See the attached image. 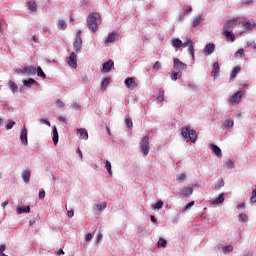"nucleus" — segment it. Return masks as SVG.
<instances>
[{
    "instance_id": "f257e3e1",
    "label": "nucleus",
    "mask_w": 256,
    "mask_h": 256,
    "mask_svg": "<svg viewBox=\"0 0 256 256\" xmlns=\"http://www.w3.org/2000/svg\"><path fill=\"white\" fill-rule=\"evenodd\" d=\"M101 19V14L95 12V13H90L87 18V25L93 33H96L97 29H99V24L97 21Z\"/></svg>"
},
{
    "instance_id": "f03ea898",
    "label": "nucleus",
    "mask_w": 256,
    "mask_h": 256,
    "mask_svg": "<svg viewBox=\"0 0 256 256\" xmlns=\"http://www.w3.org/2000/svg\"><path fill=\"white\" fill-rule=\"evenodd\" d=\"M181 135L185 141H190L191 143L197 141V131L191 130L188 127L181 128Z\"/></svg>"
},
{
    "instance_id": "7ed1b4c3",
    "label": "nucleus",
    "mask_w": 256,
    "mask_h": 256,
    "mask_svg": "<svg viewBox=\"0 0 256 256\" xmlns=\"http://www.w3.org/2000/svg\"><path fill=\"white\" fill-rule=\"evenodd\" d=\"M73 49L76 53H81V49H83V39L81 38V30H79L76 34L75 41L73 43Z\"/></svg>"
},
{
    "instance_id": "20e7f679",
    "label": "nucleus",
    "mask_w": 256,
    "mask_h": 256,
    "mask_svg": "<svg viewBox=\"0 0 256 256\" xmlns=\"http://www.w3.org/2000/svg\"><path fill=\"white\" fill-rule=\"evenodd\" d=\"M235 25H241V18H234V19L228 20L223 26V32L231 31V29H233Z\"/></svg>"
},
{
    "instance_id": "39448f33",
    "label": "nucleus",
    "mask_w": 256,
    "mask_h": 256,
    "mask_svg": "<svg viewBox=\"0 0 256 256\" xmlns=\"http://www.w3.org/2000/svg\"><path fill=\"white\" fill-rule=\"evenodd\" d=\"M142 153L147 157L149 155V136H144L140 143Z\"/></svg>"
},
{
    "instance_id": "423d86ee",
    "label": "nucleus",
    "mask_w": 256,
    "mask_h": 256,
    "mask_svg": "<svg viewBox=\"0 0 256 256\" xmlns=\"http://www.w3.org/2000/svg\"><path fill=\"white\" fill-rule=\"evenodd\" d=\"M243 95H245V92H243V90H240L238 92H235L229 99L228 102L229 103H241V99L243 98Z\"/></svg>"
},
{
    "instance_id": "0eeeda50",
    "label": "nucleus",
    "mask_w": 256,
    "mask_h": 256,
    "mask_svg": "<svg viewBox=\"0 0 256 256\" xmlns=\"http://www.w3.org/2000/svg\"><path fill=\"white\" fill-rule=\"evenodd\" d=\"M174 69L176 71H186L187 70V64L181 62L179 58H174Z\"/></svg>"
},
{
    "instance_id": "6e6552de",
    "label": "nucleus",
    "mask_w": 256,
    "mask_h": 256,
    "mask_svg": "<svg viewBox=\"0 0 256 256\" xmlns=\"http://www.w3.org/2000/svg\"><path fill=\"white\" fill-rule=\"evenodd\" d=\"M203 53L205 57H209L210 55H213V53H215V44L213 42H210L209 44H207L203 49Z\"/></svg>"
},
{
    "instance_id": "1a4fd4ad",
    "label": "nucleus",
    "mask_w": 256,
    "mask_h": 256,
    "mask_svg": "<svg viewBox=\"0 0 256 256\" xmlns=\"http://www.w3.org/2000/svg\"><path fill=\"white\" fill-rule=\"evenodd\" d=\"M67 63L72 69H77V54L75 52L70 54Z\"/></svg>"
},
{
    "instance_id": "9d476101",
    "label": "nucleus",
    "mask_w": 256,
    "mask_h": 256,
    "mask_svg": "<svg viewBox=\"0 0 256 256\" xmlns=\"http://www.w3.org/2000/svg\"><path fill=\"white\" fill-rule=\"evenodd\" d=\"M28 135V130L27 127H23L21 133H20V141L22 143V145H24L25 147H27V145H29V140L27 138Z\"/></svg>"
},
{
    "instance_id": "9b49d317",
    "label": "nucleus",
    "mask_w": 256,
    "mask_h": 256,
    "mask_svg": "<svg viewBox=\"0 0 256 256\" xmlns=\"http://www.w3.org/2000/svg\"><path fill=\"white\" fill-rule=\"evenodd\" d=\"M77 135L79 139H83V141H87V139H89V132H87V129L85 128L77 129Z\"/></svg>"
},
{
    "instance_id": "f8f14e48",
    "label": "nucleus",
    "mask_w": 256,
    "mask_h": 256,
    "mask_svg": "<svg viewBox=\"0 0 256 256\" xmlns=\"http://www.w3.org/2000/svg\"><path fill=\"white\" fill-rule=\"evenodd\" d=\"M210 149L212 150V153L215 155V157H218V159H221L223 157V152L221 151V148L215 144H211Z\"/></svg>"
},
{
    "instance_id": "ddd939ff",
    "label": "nucleus",
    "mask_w": 256,
    "mask_h": 256,
    "mask_svg": "<svg viewBox=\"0 0 256 256\" xmlns=\"http://www.w3.org/2000/svg\"><path fill=\"white\" fill-rule=\"evenodd\" d=\"M124 84L127 89H135L137 87V83L135 82V78L128 77L124 80Z\"/></svg>"
},
{
    "instance_id": "4468645a",
    "label": "nucleus",
    "mask_w": 256,
    "mask_h": 256,
    "mask_svg": "<svg viewBox=\"0 0 256 256\" xmlns=\"http://www.w3.org/2000/svg\"><path fill=\"white\" fill-rule=\"evenodd\" d=\"M119 37V34L117 32L110 33L107 38L104 40V43H115Z\"/></svg>"
},
{
    "instance_id": "2eb2a0df",
    "label": "nucleus",
    "mask_w": 256,
    "mask_h": 256,
    "mask_svg": "<svg viewBox=\"0 0 256 256\" xmlns=\"http://www.w3.org/2000/svg\"><path fill=\"white\" fill-rule=\"evenodd\" d=\"M114 65H115V62H113V60H108L107 62H105L102 65V69H103L104 73H109V71H111V69H113Z\"/></svg>"
},
{
    "instance_id": "dca6fc26",
    "label": "nucleus",
    "mask_w": 256,
    "mask_h": 256,
    "mask_svg": "<svg viewBox=\"0 0 256 256\" xmlns=\"http://www.w3.org/2000/svg\"><path fill=\"white\" fill-rule=\"evenodd\" d=\"M241 23L243 25V27H245V31H253V29H256V23H251V21H242L241 20Z\"/></svg>"
},
{
    "instance_id": "f3484780",
    "label": "nucleus",
    "mask_w": 256,
    "mask_h": 256,
    "mask_svg": "<svg viewBox=\"0 0 256 256\" xmlns=\"http://www.w3.org/2000/svg\"><path fill=\"white\" fill-rule=\"evenodd\" d=\"M17 215H22V213H31V206H19L16 209Z\"/></svg>"
},
{
    "instance_id": "a211bd4d",
    "label": "nucleus",
    "mask_w": 256,
    "mask_h": 256,
    "mask_svg": "<svg viewBox=\"0 0 256 256\" xmlns=\"http://www.w3.org/2000/svg\"><path fill=\"white\" fill-rule=\"evenodd\" d=\"M24 71H26L28 77H32L37 74V69L34 66H26L24 67Z\"/></svg>"
},
{
    "instance_id": "6ab92c4d",
    "label": "nucleus",
    "mask_w": 256,
    "mask_h": 256,
    "mask_svg": "<svg viewBox=\"0 0 256 256\" xmlns=\"http://www.w3.org/2000/svg\"><path fill=\"white\" fill-rule=\"evenodd\" d=\"M225 202V193H220L217 198H215L212 202V205H221V203Z\"/></svg>"
},
{
    "instance_id": "aec40b11",
    "label": "nucleus",
    "mask_w": 256,
    "mask_h": 256,
    "mask_svg": "<svg viewBox=\"0 0 256 256\" xmlns=\"http://www.w3.org/2000/svg\"><path fill=\"white\" fill-rule=\"evenodd\" d=\"M219 62H215L212 67L211 75L212 77H219Z\"/></svg>"
},
{
    "instance_id": "412c9836",
    "label": "nucleus",
    "mask_w": 256,
    "mask_h": 256,
    "mask_svg": "<svg viewBox=\"0 0 256 256\" xmlns=\"http://www.w3.org/2000/svg\"><path fill=\"white\" fill-rule=\"evenodd\" d=\"M22 179H23L24 183H29L31 181V171L24 170L22 172Z\"/></svg>"
},
{
    "instance_id": "4be33fe9",
    "label": "nucleus",
    "mask_w": 256,
    "mask_h": 256,
    "mask_svg": "<svg viewBox=\"0 0 256 256\" xmlns=\"http://www.w3.org/2000/svg\"><path fill=\"white\" fill-rule=\"evenodd\" d=\"M52 133H53L52 141L54 145H57V143H59V132L57 131V126L53 127Z\"/></svg>"
},
{
    "instance_id": "5701e85b",
    "label": "nucleus",
    "mask_w": 256,
    "mask_h": 256,
    "mask_svg": "<svg viewBox=\"0 0 256 256\" xmlns=\"http://www.w3.org/2000/svg\"><path fill=\"white\" fill-rule=\"evenodd\" d=\"M223 35L226 37L227 41L235 42V34H233L232 31H224Z\"/></svg>"
},
{
    "instance_id": "b1692460",
    "label": "nucleus",
    "mask_w": 256,
    "mask_h": 256,
    "mask_svg": "<svg viewBox=\"0 0 256 256\" xmlns=\"http://www.w3.org/2000/svg\"><path fill=\"white\" fill-rule=\"evenodd\" d=\"M203 19V14H199L198 16H196L193 20H192V25L191 27H193L195 29V27H197L201 21Z\"/></svg>"
},
{
    "instance_id": "393cba45",
    "label": "nucleus",
    "mask_w": 256,
    "mask_h": 256,
    "mask_svg": "<svg viewBox=\"0 0 256 256\" xmlns=\"http://www.w3.org/2000/svg\"><path fill=\"white\" fill-rule=\"evenodd\" d=\"M94 211H105L107 209V202H102L101 204H95L93 207Z\"/></svg>"
},
{
    "instance_id": "a878e982",
    "label": "nucleus",
    "mask_w": 256,
    "mask_h": 256,
    "mask_svg": "<svg viewBox=\"0 0 256 256\" xmlns=\"http://www.w3.org/2000/svg\"><path fill=\"white\" fill-rule=\"evenodd\" d=\"M24 87H32V85H37V81L33 78H29L27 80L22 81Z\"/></svg>"
},
{
    "instance_id": "bb28decb",
    "label": "nucleus",
    "mask_w": 256,
    "mask_h": 256,
    "mask_svg": "<svg viewBox=\"0 0 256 256\" xmlns=\"http://www.w3.org/2000/svg\"><path fill=\"white\" fill-rule=\"evenodd\" d=\"M172 46L176 49H181V47H183V41L179 38H175L172 40Z\"/></svg>"
},
{
    "instance_id": "cd10ccee",
    "label": "nucleus",
    "mask_w": 256,
    "mask_h": 256,
    "mask_svg": "<svg viewBox=\"0 0 256 256\" xmlns=\"http://www.w3.org/2000/svg\"><path fill=\"white\" fill-rule=\"evenodd\" d=\"M181 193L185 195V197H191V195H193V187H185Z\"/></svg>"
},
{
    "instance_id": "c85d7f7f",
    "label": "nucleus",
    "mask_w": 256,
    "mask_h": 256,
    "mask_svg": "<svg viewBox=\"0 0 256 256\" xmlns=\"http://www.w3.org/2000/svg\"><path fill=\"white\" fill-rule=\"evenodd\" d=\"M27 7L29 11H32V13H35V11H37V3H35V1L28 2Z\"/></svg>"
},
{
    "instance_id": "c756f323",
    "label": "nucleus",
    "mask_w": 256,
    "mask_h": 256,
    "mask_svg": "<svg viewBox=\"0 0 256 256\" xmlns=\"http://www.w3.org/2000/svg\"><path fill=\"white\" fill-rule=\"evenodd\" d=\"M233 125H235V121H233V119H228L223 122V127H225L226 129H231Z\"/></svg>"
},
{
    "instance_id": "7c9ffc66",
    "label": "nucleus",
    "mask_w": 256,
    "mask_h": 256,
    "mask_svg": "<svg viewBox=\"0 0 256 256\" xmlns=\"http://www.w3.org/2000/svg\"><path fill=\"white\" fill-rule=\"evenodd\" d=\"M239 71H241V67L235 66L230 74V79H235V77H237V74L239 73Z\"/></svg>"
},
{
    "instance_id": "2f4dec72",
    "label": "nucleus",
    "mask_w": 256,
    "mask_h": 256,
    "mask_svg": "<svg viewBox=\"0 0 256 256\" xmlns=\"http://www.w3.org/2000/svg\"><path fill=\"white\" fill-rule=\"evenodd\" d=\"M188 51L190 55H192V58L195 59V42H191L188 46Z\"/></svg>"
},
{
    "instance_id": "473e14b6",
    "label": "nucleus",
    "mask_w": 256,
    "mask_h": 256,
    "mask_svg": "<svg viewBox=\"0 0 256 256\" xmlns=\"http://www.w3.org/2000/svg\"><path fill=\"white\" fill-rule=\"evenodd\" d=\"M157 247H161L162 249H165L167 247V240L165 238H159Z\"/></svg>"
},
{
    "instance_id": "72a5a7b5",
    "label": "nucleus",
    "mask_w": 256,
    "mask_h": 256,
    "mask_svg": "<svg viewBox=\"0 0 256 256\" xmlns=\"http://www.w3.org/2000/svg\"><path fill=\"white\" fill-rule=\"evenodd\" d=\"M110 82H111V78H109V77H106L102 80L101 87H102L103 91H105V89H107V86L109 85Z\"/></svg>"
},
{
    "instance_id": "f704fd0d",
    "label": "nucleus",
    "mask_w": 256,
    "mask_h": 256,
    "mask_svg": "<svg viewBox=\"0 0 256 256\" xmlns=\"http://www.w3.org/2000/svg\"><path fill=\"white\" fill-rule=\"evenodd\" d=\"M238 220L240 221V223H247V221H249V217L247 216V214H239L238 216Z\"/></svg>"
},
{
    "instance_id": "c9c22d12",
    "label": "nucleus",
    "mask_w": 256,
    "mask_h": 256,
    "mask_svg": "<svg viewBox=\"0 0 256 256\" xmlns=\"http://www.w3.org/2000/svg\"><path fill=\"white\" fill-rule=\"evenodd\" d=\"M36 73L38 77H42V79H45V77H47V75L45 74V72H43V68H41V66H38L36 69Z\"/></svg>"
},
{
    "instance_id": "e433bc0d",
    "label": "nucleus",
    "mask_w": 256,
    "mask_h": 256,
    "mask_svg": "<svg viewBox=\"0 0 256 256\" xmlns=\"http://www.w3.org/2000/svg\"><path fill=\"white\" fill-rule=\"evenodd\" d=\"M221 187H225V181L223 180V178H220L218 183L215 184V190L219 191Z\"/></svg>"
},
{
    "instance_id": "4c0bfd02",
    "label": "nucleus",
    "mask_w": 256,
    "mask_h": 256,
    "mask_svg": "<svg viewBox=\"0 0 256 256\" xmlns=\"http://www.w3.org/2000/svg\"><path fill=\"white\" fill-rule=\"evenodd\" d=\"M182 73L181 72H174L171 74L170 79L172 81H177V79H181Z\"/></svg>"
},
{
    "instance_id": "58836bf2",
    "label": "nucleus",
    "mask_w": 256,
    "mask_h": 256,
    "mask_svg": "<svg viewBox=\"0 0 256 256\" xmlns=\"http://www.w3.org/2000/svg\"><path fill=\"white\" fill-rule=\"evenodd\" d=\"M58 29H61V31H65V29H67V23H65V20L58 21Z\"/></svg>"
},
{
    "instance_id": "ea45409f",
    "label": "nucleus",
    "mask_w": 256,
    "mask_h": 256,
    "mask_svg": "<svg viewBox=\"0 0 256 256\" xmlns=\"http://www.w3.org/2000/svg\"><path fill=\"white\" fill-rule=\"evenodd\" d=\"M235 57H238L239 59L245 57V50L243 48L238 49V51L235 52Z\"/></svg>"
},
{
    "instance_id": "a19ab883",
    "label": "nucleus",
    "mask_w": 256,
    "mask_h": 256,
    "mask_svg": "<svg viewBox=\"0 0 256 256\" xmlns=\"http://www.w3.org/2000/svg\"><path fill=\"white\" fill-rule=\"evenodd\" d=\"M9 88L12 91V93H17V89H19L17 87V84H15V82H13V81L9 82Z\"/></svg>"
},
{
    "instance_id": "79ce46f5",
    "label": "nucleus",
    "mask_w": 256,
    "mask_h": 256,
    "mask_svg": "<svg viewBox=\"0 0 256 256\" xmlns=\"http://www.w3.org/2000/svg\"><path fill=\"white\" fill-rule=\"evenodd\" d=\"M165 99V93L163 91L159 92V95L156 97L157 103H163Z\"/></svg>"
},
{
    "instance_id": "37998d69",
    "label": "nucleus",
    "mask_w": 256,
    "mask_h": 256,
    "mask_svg": "<svg viewBox=\"0 0 256 256\" xmlns=\"http://www.w3.org/2000/svg\"><path fill=\"white\" fill-rule=\"evenodd\" d=\"M105 168L108 171L109 175H113V170H111V163L109 162V160L105 161Z\"/></svg>"
},
{
    "instance_id": "c03bdc74",
    "label": "nucleus",
    "mask_w": 256,
    "mask_h": 256,
    "mask_svg": "<svg viewBox=\"0 0 256 256\" xmlns=\"http://www.w3.org/2000/svg\"><path fill=\"white\" fill-rule=\"evenodd\" d=\"M222 249L224 254L231 253L233 251V247L231 245L224 246Z\"/></svg>"
},
{
    "instance_id": "a18cd8bd",
    "label": "nucleus",
    "mask_w": 256,
    "mask_h": 256,
    "mask_svg": "<svg viewBox=\"0 0 256 256\" xmlns=\"http://www.w3.org/2000/svg\"><path fill=\"white\" fill-rule=\"evenodd\" d=\"M125 124L128 127V129H133V120H131V118H126Z\"/></svg>"
},
{
    "instance_id": "49530a36",
    "label": "nucleus",
    "mask_w": 256,
    "mask_h": 256,
    "mask_svg": "<svg viewBox=\"0 0 256 256\" xmlns=\"http://www.w3.org/2000/svg\"><path fill=\"white\" fill-rule=\"evenodd\" d=\"M152 207L153 209H163V201H157Z\"/></svg>"
},
{
    "instance_id": "de8ad7c7",
    "label": "nucleus",
    "mask_w": 256,
    "mask_h": 256,
    "mask_svg": "<svg viewBox=\"0 0 256 256\" xmlns=\"http://www.w3.org/2000/svg\"><path fill=\"white\" fill-rule=\"evenodd\" d=\"M12 127H15V121L9 120V121L7 122V124H6V129H7V131H10V129H11Z\"/></svg>"
},
{
    "instance_id": "09e8293b",
    "label": "nucleus",
    "mask_w": 256,
    "mask_h": 256,
    "mask_svg": "<svg viewBox=\"0 0 256 256\" xmlns=\"http://www.w3.org/2000/svg\"><path fill=\"white\" fill-rule=\"evenodd\" d=\"M227 169H235V163L232 160L226 161Z\"/></svg>"
},
{
    "instance_id": "8fccbe9b",
    "label": "nucleus",
    "mask_w": 256,
    "mask_h": 256,
    "mask_svg": "<svg viewBox=\"0 0 256 256\" xmlns=\"http://www.w3.org/2000/svg\"><path fill=\"white\" fill-rule=\"evenodd\" d=\"M251 203H256V188L252 191V196L250 198Z\"/></svg>"
},
{
    "instance_id": "3c124183",
    "label": "nucleus",
    "mask_w": 256,
    "mask_h": 256,
    "mask_svg": "<svg viewBox=\"0 0 256 256\" xmlns=\"http://www.w3.org/2000/svg\"><path fill=\"white\" fill-rule=\"evenodd\" d=\"M191 43H193V41H191V39L188 38L184 42H182V47H189Z\"/></svg>"
},
{
    "instance_id": "603ef678",
    "label": "nucleus",
    "mask_w": 256,
    "mask_h": 256,
    "mask_svg": "<svg viewBox=\"0 0 256 256\" xmlns=\"http://www.w3.org/2000/svg\"><path fill=\"white\" fill-rule=\"evenodd\" d=\"M193 205H195V201L189 202V203L184 207V211H189V209H191V207H193Z\"/></svg>"
},
{
    "instance_id": "864d4df0",
    "label": "nucleus",
    "mask_w": 256,
    "mask_h": 256,
    "mask_svg": "<svg viewBox=\"0 0 256 256\" xmlns=\"http://www.w3.org/2000/svg\"><path fill=\"white\" fill-rule=\"evenodd\" d=\"M185 179H187V175H185V173H182L177 177V181H185Z\"/></svg>"
},
{
    "instance_id": "5fc2aeb1",
    "label": "nucleus",
    "mask_w": 256,
    "mask_h": 256,
    "mask_svg": "<svg viewBox=\"0 0 256 256\" xmlns=\"http://www.w3.org/2000/svg\"><path fill=\"white\" fill-rule=\"evenodd\" d=\"M40 123L43 125H47L48 127H51V122L47 119H40Z\"/></svg>"
},
{
    "instance_id": "6e6d98bb",
    "label": "nucleus",
    "mask_w": 256,
    "mask_h": 256,
    "mask_svg": "<svg viewBox=\"0 0 256 256\" xmlns=\"http://www.w3.org/2000/svg\"><path fill=\"white\" fill-rule=\"evenodd\" d=\"M15 73L17 75H23L24 73H26V71H25V68H23V69L18 68V69L15 70Z\"/></svg>"
},
{
    "instance_id": "4d7b16f0",
    "label": "nucleus",
    "mask_w": 256,
    "mask_h": 256,
    "mask_svg": "<svg viewBox=\"0 0 256 256\" xmlns=\"http://www.w3.org/2000/svg\"><path fill=\"white\" fill-rule=\"evenodd\" d=\"M153 69H156L157 71H159V69H161V62L159 61L155 62Z\"/></svg>"
},
{
    "instance_id": "13d9d810",
    "label": "nucleus",
    "mask_w": 256,
    "mask_h": 256,
    "mask_svg": "<svg viewBox=\"0 0 256 256\" xmlns=\"http://www.w3.org/2000/svg\"><path fill=\"white\" fill-rule=\"evenodd\" d=\"M91 239H93V234H91V233L86 234V236H85L86 243H88V241H91Z\"/></svg>"
},
{
    "instance_id": "bf43d9fd",
    "label": "nucleus",
    "mask_w": 256,
    "mask_h": 256,
    "mask_svg": "<svg viewBox=\"0 0 256 256\" xmlns=\"http://www.w3.org/2000/svg\"><path fill=\"white\" fill-rule=\"evenodd\" d=\"M183 11H184L185 13H191V12L193 11V9H191V7H189L188 5H186V6H184Z\"/></svg>"
},
{
    "instance_id": "052dcab7",
    "label": "nucleus",
    "mask_w": 256,
    "mask_h": 256,
    "mask_svg": "<svg viewBox=\"0 0 256 256\" xmlns=\"http://www.w3.org/2000/svg\"><path fill=\"white\" fill-rule=\"evenodd\" d=\"M56 105H57V107H59V108L65 107V103H63V101H61V100H57V101H56Z\"/></svg>"
},
{
    "instance_id": "680f3d73",
    "label": "nucleus",
    "mask_w": 256,
    "mask_h": 256,
    "mask_svg": "<svg viewBox=\"0 0 256 256\" xmlns=\"http://www.w3.org/2000/svg\"><path fill=\"white\" fill-rule=\"evenodd\" d=\"M39 199H45V190L39 191Z\"/></svg>"
},
{
    "instance_id": "e2e57ef3",
    "label": "nucleus",
    "mask_w": 256,
    "mask_h": 256,
    "mask_svg": "<svg viewBox=\"0 0 256 256\" xmlns=\"http://www.w3.org/2000/svg\"><path fill=\"white\" fill-rule=\"evenodd\" d=\"M188 89H191L192 91H195L197 89V86L193 83L188 84Z\"/></svg>"
},
{
    "instance_id": "0e129e2a",
    "label": "nucleus",
    "mask_w": 256,
    "mask_h": 256,
    "mask_svg": "<svg viewBox=\"0 0 256 256\" xmlns=\"http://www.w3.org/2000/svg\"><path fill=\"white\" fill-rule=\"evenodd\" d=\"M58 121H61L62 123H67V118L64 116H59Z\"/></svg>"
},
{
    "instance_id": "69168bd1",
    "label": "nucleus",
    "mask_w": 256,
    "mask_h": 256,
    "mask_svg": "<svg viewBox=\"0 0 256 256\" xmlns=\"http://www.w3.org/2000/svg\"><path fill=\"white\" fill-rule=\"evenodd\" d=\"M72 109H75L77 111V109H81V105H79L77 103H73L72 104Z\"/></svg>"
},
{
    "instance_id": "338daca9",
    "label": "nucleus",
    "mask_w": 256,
    "mask_h": 256,
    "mask_svg": "<svg viewBox=\"0 0 256 256\" xmlns=\"http://www.w3.org/2000/svg\"><path fill=\"white\" fill-rule=\"evenodd\" d=\"M5 249H7V246L5 244H1L0 245V256H1V253H3V251H5Z\"/></svg>"
},
{
    "instance_id": "774afa93",
    "label": "nucleus",
    "mask_w": 256,
    "mask_h": 256,
    "mask_svg": "<svg viewBox=\"0 0 256 256\" xmlns=\"http://www.w3.org/2000/svg\"><path fill=\"white\" fill-rule=\"evenodd\" d=\"M56 254H57L58 256L65 255V251H63V249H59V250L56 252Z\"/></svg>"
}]
</instances>
